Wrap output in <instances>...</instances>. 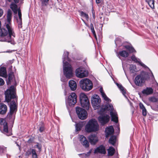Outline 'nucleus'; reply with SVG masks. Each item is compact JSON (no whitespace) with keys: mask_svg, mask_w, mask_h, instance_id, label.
Segmentation results:
<instances>
[{"mask_svg":"<svg viewBox=\"0 0 158 158\" xmlns=\"http://www.w3.org/2000/svg\"><path fill=\"white\" fill-rule=\"evenodd\" d=\"M75 73L76 76L80 78L86 77L88 75V71L84 68L82 67L77 69Z\"/></svg>","mask_w":158,"mask_h":158,"instance_id":"9b49d317","label":"nucleus"},{"mask_svg":"<svg viewBox=\"0 0 158 158\" xmlns=\"http://www.w3.org/2000/svg\"><path fill=\"white\" fill-rule=\"evenodd\" d=\"M18 15L19 16V18L17 19V21L19 25V27H22V14L20 9L18 10Z\"/></svg>","mask_w":158,"mask_h":158,"instance_id":"6ab92c4d","label":"nucleus"},{"mask_svg":"<svg viewBox=\"0 0 158 158\" xmlns=\"http://www.w3.org/2000/svg\"><path fill=\"white\" fill-rule=\"evenodd\" d=\"M16 3H17L19 2V0H14Z\"/></svg>","mask_w":158,"mask_h":158,"instance_id":"6e6d98bb","label":"nucleus"},{"mask_svg":"<svg viewBox=\"0 0 158 158\" xmlns=\"http://www.w3.org/2000/svg\"><path fill=\"white\" fill-rule=\"evenodd\" d=\"M12 12L9 9L8 10L7 15V22L5 23L4 27L6 28L9 33V35H11L14 39L15 37V34L14 31L13 29L11 27V24L10 21L12 17Z\"/></svg>","mask_w":158,"mask_h":158,"instance_id":"20e7f679","label":"nucleus"},{"mask_svg":"<svg viewBox=\"0 0 158 158\" xmlns=\"http://www.w3.org/2000/svg\"><path fill=\"white\" fill-rule=\"evenodd\" d=\"M89 140L91 144L94 145L98 141V137L95 134H91L88 137Z\"/></svg>","mask_w":158,"mask_h":158,"instance_id":"4468645a","label":"nucleus"},{"mask_svg":"<svg viewBox=\"0 0 158 158\" xmlns=\"http://www.w3.org/2000/svg\"><path fill=\"white\" fill-rule=\"evenodd\" d=\"M106 110V106H105V108H101V109L100 111V114H101L102 113L104 112Z\"/></svg>","mask_w":158,"mask_h":158,"instance_id":"09e8293b","label":"nucleus"},{"mask_svg":"<svg viewBox=\"0 0 158 158\" xmlns=\"http://www.w3.org/2000/svg\"><path fill=\"white\" fill-rule=\"evenodd\" d=\"M90 27L91 28V30L93 34L94 35L95 37L96 38V36L95 34V31L94 30V27L92 23H91L90 24Z\"/></svg>","mask_w":158,"mask_h":158,"instance_id":"e433bc0d","label":"nucleus"},{"mask_svg":"<svg viewBox=\"0 0 158 158\" xmlns=\"http://www.w3.org/2000/svg\"><path fill=\"white\" fill-rule=\"evenodd\" d=\"M4 125L3 130L4 131L6 132H8V127L7 123H6L4 125Z\"/></svg>","mask_w":158,"mask_h":158,"instance_id":"a19ab883","label":"nucleus"},{"mask_svg":"<svg viewBox=\"0 0 158 158\" xmlns=\"http://www.w3.org/2000/svg\"><path fill=\"white\" fill-rule=\"evenodd\" d=\"M131 59L133 61H134L135 62L139 63V64L141 66L145 68H147V67L146 65H145L144 64H143L141 62L138 61V59L135 57L134 55H133L131 57Z\"/></svg>","mask_w":158,"mask_h":158,"instance_id":"5701e85b","label":"nucleus"},{"mask_svg":"<svg viewBox=\"0 0 158 158\" xmlns=\"http://www.w3.org/2000/svg\"><path fill=\"white\" fill-rule=\"evenodd\" d=\"M145 1L148 3L150 7L152 9L154 8V0H145Z\"/></svg>","mask_w":158,"mask_h":158,"instance_id":"a878e982","label":"nucleus"},{"mask_svg":"<svg viewBox=\"0 0 158 158\" xmlns=\"http://www.w3.org/2000/svg\"><path fill=\"white\" fill-rule=\"evenodd\" d=\"M69 52H65L64 54L63 62V71L64 75L67 78H69L73 76L72 69L70 64L66 61L64 62L65 60L69 61L68 57Z\"/></svg>","mask_w":158,"mask_h":158,"instance_id":"f03ea898","label":"nucleus"},{"mask_svg":"<svg viewBox=\"0 0 158 158\" xmlns=\"http://www.w3.org/2000/svg\"><path fill=\"white\" fill-rule=\"evenodd\" d=\"M106 110H110V114L112 120L117 123L118 122V117L117 114L115 110H114L113 106L111 105H107L106 106Z\"/></svg>","mask_w":158,"mask_h":158,"instance_id":"6e6552de","label":"nucleus"},{"mask_svg":"<svg viewBox=\"0 0 158 158\" xmlns=\"http://www.w3.org/2000/svg\"><path fill=\"white\" fill-rule=\"evenodd\" d=\"M31 153L32 158H37V155L35 149H31Z\"/></svg>","mask_w":158,"mask_h":158,"instance_id":"72a5a7b5","label":"nucleus"},{"mask_svg":"<svg viewBox=\"0 0 158 158\" xmlns=\"http://www.w3.org/2000/svg\"><path fill=\"white\" fill-rule=\"evenodd\" d=\"M34 148H38L39 152H40L41 150V145L39 143H36V145L34 146Z\"/></svg>","mask_w":158,"mask_h":158,"instance_id":"58836bf2","label":"nucleus"},{"mask_svg":"<svg viewBox=\"0 0 158 158\" xmlns=\"http://www.w3.org/2000/svg\"><path fill=\"white\" fill-rule=\"evenodd\" d=\"M83 127V125L81 123H77L76 125V130L77 131H79L81 130Z\"/></svg>","mask_w":158,"mask_h":158,"instance_id":"473e14b6","label":"nucleus"},{"mask_svg":"<svg viewBox=\"0 0 158 158\" xmlns=\"http://www.w3.org/2000/svg\"><path fill=\"white\" fill-rule=\"evenodd\" d=\"M149 99L150 102H156L158 101L157 99L154 97H150Z\"/></svg>","mask_w":158,"mask_h":158,"instance_id":"ea45409f","label":"nucleus"},{"mask_svg":"<svg viewBox=\"0 0 158 158\" xmlns=\"http://www.w3.org/2000/svg\"><path fill=\"white\" fill-rule=\"evenodd\" d=\"M91 151L92 150H90L89 151V152H87V153L86 154L87 157L91 153Z\"/></svg>","mask_w":158,"mask_h":158,"instance_id":"864d4df0","label":"nucleus"},{"mask_svg":"<svg viewBox=\"0 0 158 158\" xmlns=\"http://www.w3.org/2000/svg\"><path fill=\"white\" fill-rule=\"evenodd\" d=\"M99 125L97 121L95 119L90 120L85 126V130L88 132H95L98 130Z\"/></svg>","mask_w":158,"mask_h":158,"instance_id":"39448f33","label":"nucleus"},{"mask_svg":"<svg viewBox=\"0 0 158 158\" xmlns=\"http://www.w3.org/2000/svg\"><path fill=\"white\" fill-rule=\"evenodd\" d=\"M44 127L43 126H41L40 127L39 129V131L40 132H42L44 131Z\"/></svg>","mask_w":158,"mask_h":158,"instance_id":"8fccbe9b","label":"nucleus"},{"mask_svg":"<svg viewBox=\"0 0 158 158\" xmlns=\"http://www.w3.org/2000/svg\"><path fill=\"white\" fill-rule=\"evenodd\" d=\"M117 85L118 87L122 92L123 94H124L126 93L125 90L124 89V87L122 86L121 85L119 84L118 83H117Z\"/></svg>","mask_w":158,"mask_h":158,"instance_id":"7c9ffc66","label":"nucleus"},{"mask_svg":"<svg viewBox=\"0 0 158 158\" xmlns=\"http://www.w3.org/2000/svg\"><path fill=\"white\" fill-rule=\"evenodd\" d=\"M116 141V137L114 136H112L111 137L109 140V143L114 145Z\"/></svg>","mask_w":158,"mask_h":158,"instance_id":"cd10ccee","label":"nucleus"},{"mask_svg":"<svg viewBox=\"0 0 158 158\" xmlns=\"http://www.w3.org/2000/svg\"><path fill=\"white\" fill-rule=\"evenodd\" d=\"M3 10L0 8V17H1L3 14Z\"/></svg>","mask_w":158,"mask_h":158,"instance_id":"3c124183","label":"nucleus"},{"mask_svg":"<svg viewBox=\"0 0 158 158\" xmlns=\"http://www.w3.org/2000/svg\"><path fill=\"white\" fill-rule=\"evenodd\" d=\"M4 84V81L3 79L0 78V85H2Z\"/></svg>","mask_w":158,"mask_h":158,"instance_id":"49530a36","label":"nucleus"},{"mask_svg":"<svg viewBox=\"0 0 158 158\" xmlns=\"http://www.w3.org/2000/svg\"><path fill=\"white\" fill-rule=\"evenodd\" d=\"M77 96L76 94L72 93L69 95L67 100V103L69 106H72L74 105L77 102Z\"/></svg>","mask_w":158,"mask_h":158,"instance_id":"f8f14e48","label":"nucleus"},{"mask_svg":"<svg viewBox=\"0 0 158 158\" xmlns=\"http://www.w3.org/2000/svg\"><path fill=\"white\" fill-rule=\"evenodd\" d=\"M102 0H96V2L97 4H99L101 2Z\"/></svg>","mask_w":158,"mask_h":158,"instance_id":"5fc2aeb1","label":"nucleus"},{"mask_svg":"<svg viewBox=\"0 0 158 158\" xmlns=\"http://www.w3.org/2000/svg\"><path fill=\"white\" fill-rule=\"evenodd\" d=\"M125 48L127 50H128L129 52L130 53L133 52H135V49L132 47L130 46H125Z\"/></svg>","mask_w":158,"mask_h":158,"instance_id":"c756f323","label":"nucleus"},{"mask_svg":"<svg viewBox=\"0 0 158 158\" xmlns=\"http://www.w3.org/2000/svg\"><path fill=\"white\" fill-rule=\"evenodd\" d=\"M9 82H10L14 78V73L12 72H10L8 75Z\"/></svg>","mask_w":158,"mask_h":158,"instance_id":"2f4dec72","label":"nucleus"},{"mask_svg":"<svg viewBox=\"0 0 158 158\" xmlns=\"http://www.w3.org/2000/svg\"><path fill=\"white\" fill-rule=\"evenodd\" d=\"M31 149L30 150H27L26 153V156H28L30 155H31Z\"/></svg>","mask_w":158,"mask_h":158,"instance_id":"37998d69","label":"nucleus"},{"mask_svg":"<svg viewBox=\"0 0 158 158\" xmlns=\"http://www.w3.org/2000/svg\"><path fill=\"white\" fill-rule=\"evenodd\" d=\"M9 2H10L11 0H7Z\"/></svg>","mask_w":158,"mask_h":158,"instance_id":"4d7b16f0","label":"nucleus"},{"mask_svg":"<svg viewBox=\"0 0 158 158\" xmlns=\"http://www.w3.org/2000/svg\"><path fill=\"white\" fill-rule=\"evenodd\" d=\"M6 123L5 120L2 118H0V124L1 125H4Z\"/></svg>","mask_w":158,"mask_h":158,"instance_id":"79ce46f5","label":"nucleus"},{"mask_svg":"<svg viewBox=\"0 0 158 158\" xmlns=\"http://www.w3.org/2000/svg\"><path fill=\"white\" fill-rule=\"evenodd\" d=\"M110 119V116L108 115H101L98 117V119L99 122L102 125H104L108 123Z\"/></svg>","mask_w":158,"mask_h":158,"instance_id":"ddd939ff","label":"nucleus"},{"mask_svg":"<svg viewBox=\"0 0 158 158\" xmlns=\"http://www.w3.org/2000/svg\"><path fill=\"white\" fill-rule=\"evenodd\" d=\"M0 76L6 78L7 77L6 69L4 67H2L0 68Z\"/></svg>","mask_w":158,"mask_h":158,"instance_id":"4be33fe9","label":"nucleus"},{"mask_svg":"<svg viewBox=\"0 0 158 158\" xmlns=\"http://www.w3.org/2000/svg\"><path fill=\"white\" fill-rule=\"evenodd\" d=\"M78 155L80 156H81V158H85V157H87L86 154L83 153L82 154H79Z\"/></svg>","mask_w":158,"mask_h":158,"instance_id":"a18cd8bd","label":"nucleus"},{"mask_svg":"<svg viewBox=\"0 0 158 158\" xmlns=\"http://www.w3.org/2000/svg\"><path fill=\"white\" fill-rule=\"evenodd\" d=\"M76 112L78 118L80 119L84 120L87 118V113L85 110L77 107L76 108Z\"/></svg>","mask_w":158,"mask_h":158,"instance_id":"1a4fd4ad","label":"nucleus"},{"mask_svg":"<svg viewBox=\"0 0 158 158\" xmlns=\"http://www.w3.org/2000/svg\"><path fill=\"white\" fill-rule=\"evenodd\" d=\"M10 8L12 10L15 14H16L18 12V6L15 3L12 2L10 5Z\"/></svg>","mask_w":158,"mask_h":158,"instance_id":"b1692460","label":"nucleus"},{"mask_svg":"<svg viewBox=\"0 0 158 158\" xmlns=\"http://www.w3.org/2000/svg\"><path fill=\"white\" fill-rule=\"evenodd\" d=\"M143 94L146 95L152 94L153 92V89L152 88H147L144 89L142 92Z\"/></svg>","mask_w":158,"mask_h":158,"instance_id":"412c9836","label":"nucleus"},{"mask_svg":"<svg viewBox=\"0 0 158 158\" xmlns=\"http://www.w3.org/2000/svg\"><path fill=\"white\" fill-rule=\"evenodd\" d=\"M139 107L142 110L145 108L143 104L141 103H139Z\"/></svg>","mask_w":158,"mask_h":158,"instance_id":"de8ad7c7","label":"nucleus"},{"mask_svg":"<svg viewBox=\"0 0 158 158\" xmlns=\"http://www.w3.org/2000/svg\"><path fill=\"white\" fill-rule=\"evenodd\" d=\"M49 0H40L42 6H45L48 5Z\"/></svg>","mask_w":158,"mask_h":158,"instance_id":"c9c22d12","label":"nucleus"},{"mask_svg":"<svg viewBox=\"0 0 158 158\" xmlns=\"http://www.w3.org/2000/svg\"><path fill=\"white\" fill-rule=\"evenodd\" d=\"M102 96L105 100L108 102L111 101L110 99L107 97L105 93L103 94L102 95Z\"/></svg>","mask_w":158,"mask_h":158,"instance_id":"4c0bfd02","label":"nucleus"},{"mask_svg":"<svg viewBox=\"0 0 158 158\" xmlns=\"http://www.w3.org/2000/svg\"><path fill=\"white\" fill-rule=\"evenodd\" d=\"M130 70L131 73H135L137 71L135 65H131L130 67Z\"/></svg>","mask_w":158,"mask_h":158,"instance_id":"c85d7f7f","label":"nucleus"},{"mask_svg":"<svg viewBox=\"0 0 158 158\" xmlns=\"http://www.w3.org/2000/svg\"><path fill=\"white\" fill-rule=\"evenodd\" d=\"M152 76L153 77V74L152 73Z\"/></svg>","mask_w":158,"mask_h":158,"instance_id":"13d9d810","label":"nucleus"},{"mask_svg":"<svg viewBox=\"0 0 158 158\" xmlns=\"http://www.w3.org/2000/svg\"><path fill=\"white\" fill-rule=\"evenodd\" d=\"M149 78V76L148 73L144 71L142 72L135 78L134 80L135 84L137 86H142L145 83V81Z\"/></svg>","mask_w":158,"mask_h":158,"instance_id":"7ed1b4c3","label":"nucleus"},{"mask_svg":"<svg viewBox=\"0 0 158 158\" xmlns=\"http://www.w3.org/2000/svg\"><path fill=\"white\" fill-rule=\"evenodd\" d=\"M80 100L81 106L86 110H88L90 106L89 103L88 98L85 94H80Z\"/></svg>","mask_w":158,"mask_h":158,"instance_id":"0eeeda50","label":"nucleus"},{"mask_svg":"<svg viewBox=\"0 0 158 158\" xmlns=\"http://www.w3.org/2000/svg\"><path fill=\"white\" fill-rule=\"evenodd\" d=\"M80 140L82 145L86 148L88 147L89 143L86 138L83 135H81L79 137Z\"/></svg>","mask_w":158,"mask_h":158,"instance_id":"2eb2a0df","label":"nucleus"},{"mask_svg":"<svg viewBox=\"0 0 158 158\" xmlns=\"http://www.w3.org/2000/svg\"><path fill=\"white\" fill-rule=\"evenodd\" d=\"M118 55L123 57H127L128 56L129 53L126 51L123 50L119 52L118 53Z\"/></svg>","mask_w":158,"mask_h":158,"instance_id":"393cba45","label":"nucleus"},{"mask_svg":"<svg viewBox=\"0 0 158 158\" xmlns=\"http://www.w3.org/2000/svg\"><path fill=\"white\" fill-rule=\"evenodd\" d=\"M100 91L101 93V95H102L103 94L105 93L103 91L102 88H100Z\"/></svg>","mask_w":158,"mask_h":158,"instance_id":"603ef678","label":"nucleus"},{"mask_svg":"<svg viewBox=\"0 0 158 158\" xmlns=\"http://www.w3.org/2000/svg\"><path fill=\"white\" fill-rule=\"evenodd\" d=\"M106 136L108 137L109 135L114 133V130L112 126H111L107 127L106 129Z\"/></svg>","mask_w":158,"mask_h":158,"instance_id":"dca6fc26","label":"nucleus"},{"mask_svg":"<svg viewBox=\"0 0 158 158\" xmlns=\"http://www.w3.org/2000/svg\"><path fill=\"white\" fill-rule=\"evenodd\" d=\"M81 15L82 17H85L87 20H88L89 19V16L87 14L84 12L83 11L81 12Z\"/></svg>","mask_w":158,"mask_h":158,"instance_id":"f704fd0d","label":"nucleus"},{"mask_svg":"<svg viewBox=\"0 0 158 158\" xmlns=\"http://www.w3.org/2000/svg\"><path fill=\"white\" fill-rule=\"evenodd\" d=\"M7 109L6 106L3 103L0 104V114H4L6 113Z\"/></svg>","mask_w":158,"mask_h":158,"instance_id":"aec40b11","label":"nucleus"},{"mask_svg":"<svg viewBox=\"0 0 158 158\" xmlns=\"http://www.w3.org/2000/svg\"><path fill=\"white\" fill-rule=\"evenodd\" d=\"M142 114L144 116H145L147 115V110L146 108L142 109Z\"/></svg>","mask_w":158,"mask_h":158,"instance_id":"c03bdc74","label":"nucleus"},{"mask_svg":"<svg viewBox=\"0 0 158 158\" xmlns=\"http://www.w3.org/2000/svg\"><path fill=\"white\" fill-rule=\"evenodd\" d=\"M80 87L84 90L89 91L93 88V85L91 81L88 78H84L79 81Z\"/></svg>","mask_w":158,"mask_h":158,"instance_id":"423d86ee","label":"nucleus"},{"mask_svg":"<svg viewBox=\"0 0 158 158\" xmlns=\"http://www.w3.org/2000/svg\"><path fill=\"white\" fill-rule=\"evenodd\" d=\"M115 152V150L114 148L112 147H110L108 149V153L109 156H113Z\"/></svg>","mask_w":158,"mask_h":158,"instance_id":"bb28decb","label":"nucleus"},{"mask_svg":"<svg viewBox=\"0 0 158 158\" xmlns=\"http://www.w3.org/2000/svg\"><path fill=\"white\" fill-rule=\"evenodd\" d=\"M69 85L71 90H75L77 88V85L76 82L73 80H70L69 81Z\"/></svg>","mask_w":158,"mask_h":158,"instance_id":"a211bd4d","label":"nucleus"},{"mask_svg":"<svg viewBox=\"0 0 158 158\" xmlns=\"http://www.w3.org/2000/svg\"><path fill=\"white\" fill-rule=\"evenodd\" d=\"M94 153H99L103 154H105L106 152L105 147L102 145L99 146L95 149Z\"/></svg>","mask_w":158,"mask_h":158,"instance_id":"f3484780","label":"nucleus"},{"mask_svg":"<svg viewBox=\"0 0 158 158\" xmlns=\"http://www.w3.org/2000/svg\"><path fill=\"white\" fill-rule=\"evenodd\" d=\"M91 103L95 109H97L100 106L101 100L99 97L97 95H94L91 98Z\"/></svg>","mask_w":158,"mask_h":158,"instance_id":"9d476101","label":"nucleus"},{"mask_svg":"<svg viewBox=\"0 0 158 158\" xmlns=\"http://www.w3.org/2000/svg\"><path fill=\"white\" fill-rule=\"evenodd\" d=\"M5 100L9 102L11 99H14L10 103V115H11L17 108L18 97L16 95V89L14 86H11L5 92Z\"/></svg>","mask_w":158,"mask_h":158,"instance_id":"f257e3e1","label":"nucleus"}]
</instances>
